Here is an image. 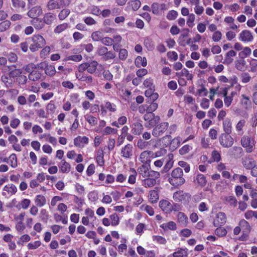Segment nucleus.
Returning <instances> with one entry per match:
<instances>
[{
    "mask_svg": "<svg viewBox=\"0 0 257 257\" xmlns=\"http://www.w3.org/2000/svg\"><path fill=\"white\" fill-rule=\"evenodd\" d=\"M229 135L222 133L219 138L220 145L224 148L231 147L233 144V139Z\"/></svg>",
    "mask_w": 257,
    "mask_h": 257,
    "instance_id": "6",
    "label": "nucleus"
},
{
    "mask_svg": "<svg viewBox=\"0 0 257 257\" xmlns=\"http://www.w3.org/2000/svg\"><path fill=\"white\" fill-rule=\"evenodd\" d=\"M11 22L9 21H5L0 23V32H4L8 30L11 26Z\"/></svg>",
    "mask_w": 257,
    "mask_h": 257,
    "instance_id": "43",
    "label": "nucleus"
},
{
    "mask_svg": "<svg viewBox=\"0 0 257 257\" xmlns=\"http://www.w3.org/2000/svg\"><path fill=\"white\" fill-rule=\"evenodd\" d=\"M88 143V138L85 136L81 137L78 136L74 139V144L75 146L80 148L83 147L82 144H87Z\"/></svg>",
    "mask_w": 257,
    "mask_h": 257,
    "instance_id": "16",
    "label": "nucleus"
},
{
    "mask_svg": "<svg viewBox=\"0 0 257 257\" xmlns=\"http://www.w3.org/2000/svg\"><path fill=\"white\" fill-rule=\"evenodd\" d=\"M22 73V70L20 69H17L14 71H11V72H9V77L15 78L18 76H19Z\"/></svg>",
    "mask_w": 257,
    "mask_h": 257,
    "instance_id": "58",
    "label": "nucleus"
},
{
    "mask_svg": "<svg viewBox=\"0 0 257 257\" xmlns=\"http://www.w3.org/2000/svg\"><path fill=\"white\" fill-rule=\"evenodd\" d=\"M144 185L146 187H152L156 184V180L155 179L146 178L144 180Z\"/></svg>",
    "mask_w": 257,
    "mask_h": 257,
    "instance_id": "38",
    "label": "nucleus"
},
{
    "mask_svg": "<svg viewBox=\"0 0 257 257\" xmlns=\"http://www.w3.org/2000/svg\"><path fill=\"white\" fill-rule=\"evenodd\" d=\"M68 27V24L67 23H63L58 25L54 29V32L55 33H60L62 31L66 30Z\"/></svg>",
    "mask_w": 257,
    "mask_h": 257,
    "instance_id": "45",
    "label": "nucleus"
},
{
    "mask_svg": "<svg viewBox=\"0 0 257 257\" xmlns=\"http://www.w3.org/2000/svg\"><path fill=\"white\" fill-rule=\"evenodd\" d=\"M169 123L163 122L156 125L152 131V135L155 137H158L162 135L168 129Z\"/></svg>",
    "mask_w": 257,
    "mask_h": 257,
    "instance_id": "5",
    "label": "nucleus"
},
{
    "mask_svg": "<svg viewBox=\"0 0 257 257\" xmlns=\"http://www.w3.org/2000/svg\"><path fill=\"white\" fill-rule=\"evenodd\" d=\"M59 167L63 173H68L70 170V165L64 160L61 161Z\"/></svg>",
    "mask_w": 257,
    "mask_h": 257,
    "instance_id": "28",
    "label": "nucleus"
},
{
    "mask_svg": "<svg viewBox=\"0 0 257 257\" xmlns=\"http://www.w3.org/2000/svg\"><path fill=\"white\" fill-rule=\"evenodd\" d=\"M108 49L106 47L102 46H100L98 47L97 49V54L98 55L101 56L102 57L105 55L106 52H107Z\"/></svg>",
    "mask_w": 257,
    "mask_h": 257,
    "instance_id": "64",
    "label": "nucleus"
},
{
    "mask_svg": "<svg viewBox=\"0 0 257 257\" xmlns=\"http://www.w3.org/2000/svg\"><path fill=\"white\" fill-rule=\"evenodd\" d=\"M129 4L133 10L135 11L138 10L141 5V3L139 0L132 1L130 2Z\"/></svg>",
    "mask_w": 257,
    "mask_h": 257,
    "instance_id": "46",
    "label": "nucleus"
},
{
    "mask_svg": "<svg viewBox=\"0 0 257 257\" xmlns=\"http://www.w3.org/2000/svg\"><path fill=\"white\" fill-rule=\"evenodd\" d=\"M236 55V53L234 51L232 50H230L226 54L225 59L223 63L227 65L231 64L233 61V59L231 57L235 56Z\"/></svg>",
    "mask_w": 257,
    "mask_h": 257,
    "instance_id": "21",
    "label": "nucleus"
},
{
    "mask_svg": "<svg viewBox=\"0 0 257 257\" xmlns=\"http://www.w3.org/2000/svg\"><path fill=\"white\" fill-rule=\"evenodd\" d=\"M149 145V143L144 141L142 139L138 140L137 143V146L139 148L143 150L146 149Z\"/></svg>",
    "mask_w": 257,
    "mask_h": 257,
    "instance_id": "55",
    "label": "nucleus"
},
{
    "mask_svg": "<svg viewBox=\"0 0 257 257\" xmlns=\"http://www.w3.org/2000/svg\"><path fill=\"white\" fill-rule=\"evenodd\" d=\"M235 68L241 71H244L246 70V63L244 60V58L240 57L235 61Z\"/></svg>",
    "mask_w": 257,
    "mask_h": 257,
    "instance_id": "18",
    "label": "nucleus"
},
{
    "mask_svg": "<svg viewBox=\"0 0 257 257\" xmlns=\"http://www.w3.org/2000/svg\"><path fill=\"white\" fill-rule=\"evenodd\" d=\"M223 200L225 204H229L231 207H234L237 205V200L234 196H225Z\"/></svg>",
    "mask_w": 257,
    "mask_h": 257,
    "instance_id": "24",
    "label": "nucleus"
},
{
    "mask_svg": "<svg viewBox=\"0 0 257 257\" xmlns=\"http://www.w3.org/2000/svg\"><path fill=\"white\" fill-rule=\"evenodd\" d=\"M178 16V13L176 11H170L167 16V18L169 20H175Z\"/></svg>",
    "mask_w": 257,
    "mask_h": 257,
    "instance_id": "60",
    "label": "nucleus"
},
{
    "mask_svg": "<svg viewBox=\"0 0 257 257\" xmlns=\"http://www.w3.org/2000/svg\"><path fill=\"white\" fill-rule=\"evenodd\" d=\"M61 7L60 4L55 0H50L47 4L48 10L60 9Z\"/></svg>",
    "mask_w": 257,
    "mask_h": 257,
    "instance_id": "31",
    "label": "nucleus"
},
{
    "mask_svg": "<svg viewBox=\"0 0 257 257\" xmlns=\"http://www.w3.org/2000/svg\"><path fill=\"white\" fill-rule=\"evenodd\" d=\"M103 35L101 32L99 31H95L92 33L91 38L94 41H101L103 38Z\"/></svg>",
    "mask_w": 257,
    "mask_h": 257,
    "instance_id": "39",
    "label": "nucleus"
},
{
    "mask_svg": "<svg viewBox=\"0 0 257 257\" xmlns=\"http://www.w3.org/2000/svg\"><path fill=\"white\" fill-rule=\"evenodd\" d=\"M171 203L166 200H162L159 202L160 207L166 213H170Z\"/></svg>",
    "mask_w": 257,
    "mask_h": 257,
    "instance_id": "19",
    "label": "nucleus"
},
{
    "mask_svg": "<svg viewBox=\"0 0 257 257\" xmlns=\"http://www.w3.org/2000/svg\"><path fill=\"white\" fill-rule=\"evenodd\" d=\"M148 103H150V105L148 106V112L147 113H153V111H155L158 107V103L154 102Z\"/></svg>",
    "mask_w": 257,
    "mask_h": 257,
    "instance_id": "53",
    "label": "nucleus"
},
{
    "mask_svg": "<svg viewBox=\"0 0 257 257\" xmlns=\"http://www.w3.org/2000/svg\"><path fill=\"white\" fill-rule=\"evenodd\" d=\"M178 221L179 223L184 226L187 225L188 222V217L183 212H179L177 215Z\"/></svg>",
    "mask_w": 257,
    "mask_h": 257,
    "instance_id": "25",
    "label": "nucleus"
},
{
    "mask_svg": "<svg viewBox=\"0 0 257 257\" xmlns=\"http://www.w3.org/2000/svg\"><path fill=\"white\" fill-rule=\"evenodd\" d=\"M169 182L174 186L183 185L185 182V179L183 177L182 169L179 167L174 169L171 173V177L169 178Z\"/></svg>",
    "mask_w": 257,
    "mask_h": 257,
    "instance_id": "1",
    "label": "nucleus"
},
{
    "mask_svg": "<svg viewBox=\"0 0 257 257\" xmlns=\"http://www.w3.org/2000/svg\"><path fill=\"white\" fill-rule=\"evenodd\" d=\"M178 165L182 168H184V171L186 173H188L190 171V165L186 162L180 161L178 162Z\"/></svg>",
    "mask_w": 257,
    "mask_h": 257,
    "instance_id": "54",
    "label": "nucleus"
},
{
    "mask_svg": "<svg viewBox=\"0 0 257 257\" xmlns=\"http://www.w3.org/2000/svg\"><path fill=\"white\" fill-rule=\"evenodd\" d=\"M41 244L40 241H36L33 243H29L28 244V247L29 249H35L39 247Z\"/></svg>",
    "mask_w": 257,
    "mask_h": 257,
    "instance_id": "62",
    "label": "nucleus"
},
{
    "mask_svg": "<svg viewBox=\"0 0 257 257\" xmlns=\"http://www.w3.org/2000/svg\"><path fill=\"white\" fill-rule=\"evenodd\" d=\"M13 6L15 8H24L26 3L22 0H12Z\"/></svg>",
    "mask_w": 257,
    "mask_h": 257,
    "instance_id": "41",
    "label": "nucleus"
},
{
    "mask_svg": "<svg viewBox=\"0 0 257 257\" xmlns=\"http://www.w3.org/2000/svg\"><path fill=\"white\" fill-rule=\"evenodd\" d=\"M196 180L198 184L201 187H204L207 182L205 177L201 174H199L197 175Z\"/></svg>",
    "mask_w": 257,
    "mask_h": 257,
    "instance_id": "33",
    "label": "nucleus"
},
{
    "mask_svg": "<svg viewBox=\"0 0 257 257\" xmlns=\"http://www.w3.org/2000/svg\"><path fill=\"white\" fill-rule=\"evenodd\" d=\"M56 19V15L50 12L46 13L43 17L44 23L47 25H52Z\"/></svg>",
    "mask_w": 257,
    "mask_h": 257,
    "instance_id": "12",
    "label": "nucleus"
},
{
    "mask_svg": "<svg viewBox=\"0 0 257 257\" xmlns=\"http://www.w3.org/2000/svg\"><path fill=\"white\" fill-rule=\"evenodd\" d=\"M253 39V36L249 30H243L239 34V39L241 41L251 42Z\"/></svg>",
    "mask_w": 257,
    "mask_h": 257,
    "instance_id": "9",
    "label": "nucleus"
},
{
    "mask_svg": "<svg viewBox=\"0 0 257 257\" xmlns=\"http://www.w3.org/2000/svg\"><path fill=\"white\" fill-rule=\"evenodd\" d=\"M119 58L121 60H124L127 57V51L125 49H121L118 54Z\"/></svg>",
    "mask_w": 257,
    "mask_h": 257,
    "instance_id": "57",
    "label": "nucleus"
},
{
    "mask_svg": "<svg viewBox=\"0 0 257 257\" xmlns=\"http://www.w3.org/2000/svg\"><path fill=\"white\" fill-rule=\"evenodd\" d=\"M147 61L145 57H142L141 56H138L135 60V65L137 67L141 66L145 67L147 66Z\"/></svg>",
    "mask_w": 257,
    "mask_h": 257,
    "instance_id": "29",
    "label": "nucleus"
},
{
    "mask_svg": "<svg viewBox=\"0 0 257 257\" xmlns=\"http://www.w3.org/2000/svg\"><path fill=\"white\" fill-rule=\"evenodd\" d=\"M31 24L37 30H41L45 26V23L43 19H40L38 18H34L31 21Z\"/></svg>",
    "mask_w": 257,
    "mask_h": 257,
    "instance_id": "17",
    "label": "nucleus"
},
{
    "mask_svg": "<svg viewBox=\"0 0 257 257\" xmlns=\"http://www.w3.org/2000/svg\"><path fill=\"white\" fill-rule=\"evenodd\" d=\"M111 220V224L112 226H116L119 223V218L117 214L114 213L110 216Z\"/></svg>",
    "mask_w": 257,
    "mask_h": 257,
    "instance_id": "59",
    "label": "nucleus"
},
{
    "mask_svg": "<svg viewBox=\"0 0 257 257\" xmlns=\"http://www.w3.org/2000/svg\"><path fill=\"white\" fill-rule=\"evenodd\" d=\"M187 255V249L182 248H180L173 253V257H186Z\"/></svg>",
    "mask_w": 257,
    "mask_h": 257,
    "instance_id": "37",
    "label": "nucleus"
},
{
    "mask_svg": "<svg viewBox=\"0 0 257 257\" xmlns=\"http://www.w3.org/2000/svg\"><path fill=\"white\" fill-rule=\"evenodd\" d=\"M241 79L242 83H246L250 80L251 77L248 73H243L241 75Z\"/></svg>",
    "mask_w": 257,
    "mask_h": 257,
    "instance_id": "61",
    "label": "nucleus"
},
{
    "mask_svg": "<svg viewBox=\"0 0 257 257\" xmlns=\"http://www.w3.org/2000/svg\"><path fill=\"white\" fill-rule=\"evenodd\" d=\"M33 42L30 46V50L34 52L43 47L46 44L45 39L40 35H35L32 38Z\"/></svg>",
    "mask_w": 257,
    "mask_h": 257,
    "instance_id": "2",
    "label": "nucleus"
},
{
    "mask_svg": "<svg viewBox=\"0 0 257 257\" xmlns=\"http://www.w3.org/2000/svg\"><path fill=\"white\" fill-rule=\"evenodd\" d=\"M149 171L148 167L144 165H142L138 169V172L144 178L148 177Z\"/></svg>",
    "mask_w": 257,
    "mask_h": 257,
    "instance_id": "26",
    "label": "nucleus"
},
{
    "mask_svg": "<svg viewBox=\"0 0 257 257\" xmlns=\"http://www.w3.org/2000/svg\"><path fill=\"white\" fill-rule=\"evenodd\" d=\"M35 202L37 206L42 207L46 203V199L43 195H38L36 197Z\"/></svg>",
    "mask_w": 257,
    "mask_h": 257,
    "instance_id": "27",
    "label": "nucleus"
},
{
    "mask_svg": "<svg viewBox=\"0 0 257 257\" xmlns=\"http://www.w3.org/2000/svg\"><path fill=\"white\" fill-rule=\"evenodd\" d=\"M153 239L159 244H165L167 242L166 239L161 236L154 235L153 236Z\"/></svg>",
    "mask_w": 257,
    "mask_h": 257,
    "instance_id": "51",
    "label": "nucleus"
},
{
    "mask_svg": "<svg viewBox=\"0 0 257 257\" xmlns=\"http://www.w3.org/2000/svg\"><path fill=\"white\" fill-rule=\"evenodd\" d=\"M144 85L146 87L149 88H154L153 81L151 78L146 79L144 82Z\"/></svg>",
    "mask_w": 257,
    "mask_h": 257,
    "instance_id": "63",
    "label": "nucleus"
},
{
    "mask_svg": "<svg viewBox=\"0 0 257 257\" xmlns=\"http://www.w3.org/2000/svg\"><path fill=\"white\" fill-rule=\"evenodd\" d=\"M97 65L98 63L96 61L88 62L87 72L91 74L94 73L96 70Z\"/></svg>",
    "mask_w": 257,
    "mask_h": 257,
    "instance_id": "32",
    "label": "nucleus"
},
{
    "mask_svg": "<svg viewBox=\"0 0 257 257\" xmlns=\"http://www.w3.org/2000/svg\"><path fill=\"white\" fill-rule=\"evenodd\" d=\"M226 221V217L224 213L219 212L216 215V218L213 221L214 226H221L225 224Z\"/></svg>",
    "mask_w": 257,
    "mask_h": 257,
    "instance_id": "8",
    "label": "nucleus"
},
{
    "mask_svg": "<svg viewBox=\"0 0 257 257\" xmlns=\"http://www.w3.org/2000/svg\"><path fill=\"white\" fill-rule=\"evenodd\" d=\"M154 157V153L150 151H145L142 152L140 157L141 161L143 162H147L150 161L149 158L150 157Z\"/></svg>",
    "mask_w": 257,
    "mask_h": 257,
    "instance_id": "23",
    "label": "nucleus"
},
{
    "mask_svg": "<svg viewBox=\"0 0 257 257\" xmlns=\"http://www.w3.org/2000/svg\"><path fill=\"white\" fill-rule=\"evenodd\" d=\"M42 14V9L40 6H35L30 10L27 15L28 16L34 19V18H37L38 16Z\"/></svg>",
    "mask_w": 257,
    "mask_h": 257,
    "instance_id": "10",
    "label": "nucleus"
},
{
    "mask_svg": "<svg viewBox=\"0 0 257 257\" xmlns=\"http://www.w3.org/2000/svg\"><path fill=\"white\" fill-rule=\"evenodd\" d=\"M218 227L215 230V234L219 237L225 236L227 234L226 230L223 227H221L220 226Z\"/></svg>",
    "mask_w": 257,
    "mask_h": 257,
    "instance_id": "42",
    "label": "nucleus"
},
{
    "mask_svg": "<svg viewBox=\"0 0 257 257\" xmlns=\"http://www.w3.org/2000/svg\"><path fill=\"white\" fill-rule=\"evenodd\" d=\"M224 134H230L232 132V124L230 119L226 118L223 122Z\"/></svg>",
    "mask_w": 257,
    "mask_h": 257,
    "instance_id": "22",
    "label": "nucleus"
},
{
    "mask_svg": "<svg viewBox=\"0 0 257 257\" xmlns=\"http://www.w3.org/2000/svg\"><path fill=\"white\" fill-rule=\"evenodd\" d=\"M160 227L164 229L165 230L168 229L175 230L177 228L175 222L173 221H169L167 223H163V224L161 225Z\"/></svg>",
    "mask_w": 257,
    "mask_h": 257,
    "instance_id": "30",
    "label": "nucleus"
},
{
    "mask_svg": "<svg viewBox=\"0 0 257 257\" xmlns=\"http://www.w3.org/2000/svg\"><path fill=\"white\" fill-rule=\"evenodd\" d=\"M173 155L169 154L168 155V158L166 159L167 163L163 168L162 173H166L168 172L173 167Z\"/></svg>",
    "mask_w": 257,
    "mask_h": 257,
    "instance_id": "13",
    "label": "nucleus"
},
{
    "mask_svg": "<svg viewBox=\"0 0 257 257\" xmlns=\"http://www.w3.org/2000/svg\"><path fill=\"white\" fill-rule=\"evenodd\" d=\"M130 172H132V174H131L128 177V182L130 184H134L136 183L137 172L134 168H131Z\"/></svg>",
    "mask_w": 257,
    "mask_h": 257,
    "instance_id": "36",
    "label": "nucleus"
},
{
    "mask_svg": "<svg viewBox=\"0 0 257 257\" xmlns=\"http://www.w3.org/2000/svg\"><path fill=\"white\" fill-rule=\"evenodd\" d=\"M42 74L40 72L37 71H34L31 74H29L28 78L30 80L36 81L40 79L41 77Z\"/></svg>",
    "mask_w": 257,
    "mask_h": 257,
    "instance_id": "35",
    "label": "nucleus"
},
{
    "mask_svg": "<svg viewBox=\"0 0 257 257\" xmlns=\"http://www.w3.org/2000/svg\"><path fill=\"white\" fill-rule=\"evenodd\" d=\"M114 40L113 39L109 37H104L102 38L101 43L106 46H111L113 44Z\"/></svg>",
    "mask_w": 257,
    "mask_h": 257,
    "instance_id": "56",
    "label": "nucleus"
},
{
    "mask_svg": "<svg viewBox=\"0 0 257 257\" xmlns=\"http://www.w3.org/2000/svg\"><path fill=\"white\" fill-rule=\"evenodd\" d=\"M239 225L242 230L243 234H247L250 232V226L249 223L244 219L241 220L239 222Z\"/></svg>",
    "mask_w": 257,
    "mask_h": 257,
    "instance_id": "20",
    "label": "nucleus"
},
{
    "mask_svg": "<svg viewBox=\"0 0 257 257\" xmlns=\"http://www.w3.org/2000/svg\"><path fill=\"white\" fill-rule=\"evenodd\" d=\"M121 156L125 158H130L133 155V146L127 144L122 148L121 151Z\"/></svg>",
    "mask_w": 257,
    "mask_h": 257,
    "instance_id": "11",
    "label": "nucleus"
},
{
    "mask_svg": "<svg viewBox=\"0 0 257 257\" xmlns=\"http://www.w3.org/2000/svg\"><path fill=\"white\" fill-rule=\"evenodd\" d=\"M240 143L242 147L246 148L247 153H251L254 149L255 141L248 136H243L241 138Z\"/></svg>",
    "mask_w": 257,
    "mask_h": 257,
    "instance_id": "4",
    "label": "nucleus"
},
{
    "mask_svg": "<svg viewBox=\"0 0 257 257\" xmlns=\"http://www.w3.org/2000/svg\"><path fill=\"white\" fill-rule=\"evenodd\" d=\"M115 57V55L112 51H107L105 55L102 57V59L104 61H107L109 59H112L114 58Z\"/></svg>",
    "mask_w": 257,
    "mask_h": 257,
    "instance_id": "50",
    "label": "nucleus"
},
{
    "mask_svg": "<svg viewBox=\"0 0 257 257\" xmlns=\"http://www.w3.org/2000/svg\"><path fill=\"white\" fill-rule=\"evenodd\" d=\"M36 68V66L33 63H29L23 67L26 72L31 74L34 71V70Z\"/></svg>",
    "mask_w": 257,
    "mask_h": 257,
    "instance_id": "48",
    "label": "nucleus"
},
{
    "mask_svg": "<svg viewBox=\"0 0 257 257\" xmlns=\"http://www.w3.org/2000/svg\"><path fill=\"white\" fill-rule=\"evenodd\" d=\"M70 11L69 9H63L59 14L58 17L60 20H64L70 14Z\"/></svg>",
    "mask_w": 257,
    "mask_h": 257,
    "instance_id": "44",
    "label": "nucleus"
},
{
    "mask_svg": "<svg viewBox=\"0 0 257 257\" xmlns=\"http://www.w3.org/2000/svg\"><path fill=\"white\" fill-rule=\"evenodd\" d=\"M229 154L235 158L240 157L243 153V149L240 147L235 146L229 149Z\"/></svg>",
    "mask_w": 257,
    "mask_h": 257,
    "instance_id": "14",
    "label": "nucleus"
},
{
    "mask_svg": "<svg viewBox=\"0 0 257 257\" xmlns=\"http://www.w3.org/2000/svg\"><path fill=\"white\" fill-rule=\"evenodd\" d=\"M143 129V125L140 122H137L133 124L131 132L135 135H140Z\"/></svg>",
    "mask_w": 257,
    "mask_h": 257,
    "instance_id": "15",
    "label": "nucleus"
},
{
    "mask_svg": "<svg viewBox=\"0 0 257 257\" xmlns=\"http://www.w3.org/2000/svg\"><path fill=\"white\" fill-rule=\"evenodd\" d=\"M241 163L243 167L250 170L256 164V161L251 155H246L241 159Z\"/></svg>",
    "mask_w": 257,
    "mask_h": 257,
    "instance_id": "7",
    "label": "nucleus"
},
{
    "mask_svg": "<svg viewBox=\"0 0 257 257\" xmlns=\"http://www.w3.org/2000/svg\"><path fill=\"white\" fill-rule=\"evenodd\" d=\"M146 121L145 124L146 127L151 128L154 127L160 121V117L159 115H155L154 113H146L143 116Z\"/></svg>",
    "mask_w": 257,
    "mask_h": 257,
    "instance_id": "3",
    "label": "nucleus"
},
{
    "mask_svg": "<svg viewBox=\"0 0 257 257\" xmlns=\"http://www.w3.org/2000/svg\"><path fill=\"white\" fill-rule=\"evenodd\" d=\"M45 72L46 75L52 76L55 74L56 71L54 66L48 64Z\"/></svg>",
    "mask_w": 257,
    "mask_h": 257,
    "instance_id": "40",
    "label": "nucleus"
},
{
    "mask_svg": "<svg viewBox=\"0 0 257 257\" xmlns=\"http://www.w3.org/2000/svg\"><path fill=\"white\" fill-rule=\"evenodd\" d=\"M159 199L158 191L156 190L150 191V200L152 203H156Z\"/></svg>",
    "mask_w": 257,
    "mask_h": 257,
    "instance_id": "34",
    "label": "nucleus"
},
{
    "mask_svg": "<svg viewBox=\"0 0 257 257\" xmlns=\"http://www.w3.org/2000/svg\"><path fill=\"white\" fill-rule=\"evenodd\" d=\"M251 50L249 47H245L243 50L239 53L240 57L245 58L251 54Z\"/></svg>",
    "mask_w": 257,
    "mask_h": 257,
    "instance_id": "49",
    "label": "nucleus"
},
{
    "mask_svg": "<svg viewBox=\"0 0 257 257\" xmlns=\"http://www.w3.org/2000/svg\"><path fill=\"white\" fill-rule=\"evenodd\" d=\"M180 143V138H175L171 140L170 142V147L172 148L173 149H176L179 147Z\"/></svg>",
    "mask_w": 257,
    "mask_h": 257,
    "instance_id": "47",
    "label": "nucleus"
},
{
    "mask_svg": "<svg viewBox=\"0 0 257 257\" xmlns=\"http://www.w3.org/2000/svg\"><path fill=\"white\" fill-rule=\"evenodd\" d=\"M9 76H8L5 75H2L1 77L2 81L5 83V85L7 87L12 86V85L13 84V80H11V81H9Z\"/></svg>",
    "mask_w": 257,
    "mask_h": 257,
    "instance_id": "52",
    "label": "nucleus"
}]
</instances>
